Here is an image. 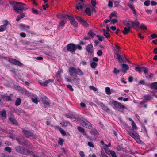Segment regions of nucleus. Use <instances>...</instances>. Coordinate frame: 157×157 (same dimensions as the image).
I'll return each instance as SVG.
<instances>
[{
	"label": "nucleus",
	"instance_id": "34",
	"mask_svg": "<svg viewBox=\"0 0 157 157\" xmlns=\"http://www.w3.org/2000/svg\"><path fill=\"white\" fill-rule=\"evenodd\" d=\"M26 154H25V155H29V154H30L33 156L34 154V153L33 152L29 150L27 148V149H26Z\"/></svg>",
	"mask_w": 157,
	"mask_h": 157
},
{
	"label": "nucleus",
	"instance_id": "4",
	"mask_svg": "<svg viewBox=\"0 0 157 157\" xmlns=\"http://www.w3.org/2000/svg\"><path fill=\"white\" fill-rule=\"evenodd\" d=\"M112 104L113 105L115 108L120 112L123 111L124 109H126L125 107L121 103L113 100L112 102Z\"/></svg>",
	"mask_w": 157,
	"mask_h": 157
},
{
	"label": "nucleus",
	"instance_id": "22",
	"mask_svg": "<svg viewBox=\"0 0 157 157\" xmlns=\"http://www.w3.org/2000/svg\"><path fill=\"white\" fill-rule=\"evenodd\" d=\"M25 16V14L23 13H21L20 14L17 16V17L16 19L17 22L19 21L21 19L23 18Z\"/></svg>",
	"mask_w": 157,
	"mask_h": 157
},
{
	"label": "nucleus",
	"instance_id": "35",
	"mask_svg": "<svg viewBox=\"0 0 157 157\" xmlns=\"http://www.w3.org/2000/svg\"><path fill=\"white\" fill-rule=\"evenodd\" d=\"M67 18L69 19L71 23L75 20L74 17L72 15H68V16L67 17Z\"/></svg>",
	"mask_w": 157,
	"mask_h": 157
},
{
	"label": "nucleus",
	"instance_id": "13",
	"mask_svg": "<svg viewBox=\"0 0 157 157\" xmlns=\"http://www.w3.org/2000/svg\"><path fill=\"white\" fill-rule=\"evenodd\" d=\"M86 49L88 53H93L94 48L92 44H90L86 46Z\"/></svg>",
	"mask_w": 157,
	"mask_h": 157
},
{
	"label": "nucleus",
	"instance_id": "23",
	"mask_svg": "<svg viewBox=\"0 0 157 157\" xmlns=\"http://www.w3.org/2000/svg\"><path fill=\"white\" fill-rule=\"evenodd\" d=\"M84 6V3L83 2H79L77 4L76 8L78 10L80 9L82 10Z\"/></svg>",
	"mask_w": 157,
	"mask_h": 157
},
{
	"label": "nucleus",
	"instance_id": "57",
	"mask_svg": "<svg viewBox=\"0 0 157 157\" xmlns=\"http://www.w3.org/2000/svg\"><path fill=\"white\" fill-rule=\"evenodd\" d=\"M97 37L98 38V40L102 42V41L103 39L104 38L103 36H101L100 35H97Z\"/></svg>",
	"mask_w": 157,
	"mask_h": 157
},
{
	"label": "nucleus",
	"instance_id": "11",
	"mask_svg": "<svg viewBox=\"0 0 157 157\" xmlns=\"http://www.w3.org/2000/svg\"><path fill=\"white\" fill-rule=\"evenodd\" d=\"M22 132L25 137L29 138L30 137H32L33 136V132L29 130H27L24 129H22Z\"/></svg>",
	"mask_w": 157,
	"mask_h": 157
},
{
	"label": "nucleus",
	"instance_id": "31",
	"mask_svg": "<svg viewBox=\"0 0 157 157\" xmlns=\"http://www.w3.org/2000/svg\"><path fill=\"white\" fill-rule=\"evenodd\" d=\"M142 71H143L145 74L147 75L148 74V70L147 67L144 66L142 67Z\"/></svg>",
	"mask_w": 157,
	"mask_h": 157
},
{
	"label": "nucleus",
	"instance_id": "15",
	"mask_svg": "<svg viewBox=\"0 0 157 157\" xmlns=\"http://www.w3.org/2000/svg\"><path fill=\"white\" fill-rule=\"evenodd\" d=\"M98 105L101 107L102 109L104 111L108 112L110 111V109H109L103 103L100 102Z\"/></svg>",
	"mask_w": 157,
	"mask_h": 157
},
{
	"label": "nucleus",
	"instance_id": "40",
	"mask_svg": "<svg viewBox=\"0 0 157 157\" xmlns=\"http://www.w3.org/2000/svg\"><path fill=\"white\" fill-rule=\"evenodd\" d=\"M88 35L92 38H93L94 37L95 34L92 30H90L88 33Z\"/></svg>",
	"mask_w": 157,
	"mask_h": 157
},
{
	"label": "nucleus",
	"instance_id": "26",
	"mask_svg": "<svg viewBox=\"0 0 157 157\" xmlns=\"http://www.w3.org/2000/svg\"><path fill=\"white\" fill-rule=\"evenodd\" d=\"M68 15H65L63 14H59L57 15V17L60 18H64L67 19V17Z\"/></svg>",
	"mask_w": 157,
	"mask_h": 157
},
{
	"label": "nucleus",
	"instance_id": "49",
	"mask_svg": "<svg viewBox=\"0 0 157 157\" xmlns=\"http://www.w3.org/2000/svg\"><path fill=\"white\" fill-rule=\"evenodd\" d=\"M91 4L92 6L93 7H94L96 5V0H91Z\"/></svg>",
	"mask_w": 157,
	"mask_h": 157
},
{
	"label": "nucleus",
	"instance_id": "47",
	"mask_svg": "<svg viewBox=\"0 0 157 157\" xmlns=\"http://www.w3.org/2000/svg\"><path fill=\"white\" fill-rule=\"evenodd\" d=\"M9 137L12 139H14L15 137V135L13 133H10L9 134Z\"/></svg>",
	"mask_w": 157,
	"mask_h": 157
},
{
	"label": "nucleus",
	"instance_id": "61",
	"mask_svg": "<svg viewBox=\"0 0 157 157\" xmlns=\"http://www.w3.org/2000/svg\"><path fill=\"white\" fill-rule=\"evenodd\" d=\"M132 128L133 129H137V127L134 122L132 123Z\"/></svg>",
	"mask_w": 157,
	"mask_h": 157
},
{
	"label": "nucleus",
	"instance_id": "19",
	"mask_svg": "<svg viewBox=\"0 0 157 157\" xmlns=\"http://www.w3.org/2000/svg\"><path fill=\"white\" fill-rule=\"evenodd\" d=\"M0 117L2 120H4L6 118V113L5 110L0 111Z\"/></svg>",
	"mask_w": 157,
	"mask_h": 157
},
{
	"label": "nucleus",
	"instance_id": "18",
	"mask_svg": "<svg viewBox=\"0 0 157 157\" xmlns=\"http://www.w3.org/2000/svg\"><path fill=\"white\" fill-rule=\"evenodd\" d=\"M130 23H131L132 25L131 26V27H133L134 25H135L137 27L139 26L140 23L138 20L137 19H136L134 21H129Z\"/></svg>",
	"mask_w": 157,
	"mask_h": 157
},
{
	"label": "nucleus",
	"instance_id": "62",
	"mask_svg": "<svg viewBox=\"0 0 157 157\" xmlns=\"http://www.w3.org/2000/svg\"><path fill=\"white\" fill-rule=\"evenodd\" d=\"M150 4L149 0H147L144 2V5L147 6H148Z\"/></svg>",
	"mask_w": 157,
	"mask_h": 157
},
{
	"label": "nucleus",
	"instance_id": "25",
	"mask_svg": "<svg viewBox=\"0 0 157 157\" xmlns=\"http://www.w3.org/2000/svg\"><path fill=\"white\" fill-rule=\"evenodd\" d=\"M9 119L13 124H17V122L14 118L13 117H9Z\"/></svg>",
	"mask_w": 157,
	"mask_h": 157
},
{
	"label": "nucleus",
	"instance_id": "52",
	"mask_svg": "<svg viewBox=\"0 0 157 157\" xmlns=\"http://www.w3.org/2000/svg\"><path fill=\"white\" fill-rule=\"evenodd\" d=\"M43 104L46 107L49 106V103L47 101H44L43 102Z\"/></svg>",
	"mask_w": 157,
	"mask_h": 157
},
{
	"label": "nucleus",
	"instance_id": "21",
	"mask_svg": "<svg viewBox=\"0 0 157 157\" xmlns=\"http://www.w3.org/2000/svg\"><path fill=\"white\" fill-rule=\"evenodd\" d=\"M131 25H130L128 28L126 27L124 28V30L122 31V33L124 35H125L128 34L131 29Z\"/></svg>",
	"mask_w": 157,
	"mask_h": 157
},
{
	"label": "nucleus",
	"instance_id": "7",
	"mask_svg": "<svg viewBox=\"0 0 157 157\" xmlns=\"http://www.w3.org/2000/svg\"><path fill=\"white\" fill-rule=\"evenodd\" d=\"M143 97L144 100L140 103V105H142L148 102V101H151L152 99V97L150 94L145 95Z\"/></svg>",
	"mask_w": 157,
	"mask_h": 157
},
{
	"label": "nucleus",
	"instance_id": "37",
	"mask_svg": "<svg viewBox=\"0 0 157 157\" xmlns=\"http://www.w3.org/2000/svg\"><path fill=\"white\" fill-rule=\"evenodd\" d=\"M32 13L35 14H40V13H39L36 9H34V8H32Z\"/></svg>",
	"mask_w": 157,
	"mask_h": 157
},
{
	"label": "nucleus",
	"instance_id": "54",
	"mask_svg": "<svg viewBox=\"0 0 157 157\" xmlns=\"http://www.w3.org/2000/svg\"><path fill=\"white\" fill-rule=\"evenodd\" d=\"M75 27H77L78 26V23L75 20L71 23Z\"/></svg>",
	"mask_w": 157,
	"mask_h": 157
},
{
	"label": "nucleus",
	"instance_id": "29",
	"mask_svg": "<svg viewBox=\"0 0 157 157\" xmlns=\"http://www.w3.org/2000/svg\"><path fill=\"white\" fill-rule=\"evenodd\" d=\"M85 12L86 14L89 16H91V9L90 8H86L85 9Z\"/></svg>",
	"mask_w": 157,
	"mask_h": 157
},
{
	"label": "nucleus",
	"instance_id": "33",
	"mask_svg": "<svg viewBox=\"0 0 157 157\" xmlns=\"http://www.w3.org/2000/svg\"><path fill=\"white\" fill-rule=\"evenodd\" d=\"M67 21L66 20H63L60 21L59 24V26L64 27L65 24L66 23Z\"/></svg>",
	"mask_w": 157,
	"mask_h": 157
},
{
	"label": "nucleus",
	"instance_id": "6",
	"mask_svg": "<svg viewBox=\"0 0 157 157\" xmlns=\"http://www.w3.org/2000/svg\"><path fill=\"white\" fill-rule=\"evenodd\" d=\"M128 133L129 135L134 138L137 143H140L141 141L139 138L140 136L137 133H134L132 131H129Z\"/></svg>",
	"mask_w": 157,
	"mask_h": 157
},
{
	"label": "nucleus",
	"instance_id": "56",
	"mask_svg": "<svg viewBox=\"0 0 157 157\" xmlns=\"http://www.w3.org/2000/svg\"><path fill=\"white\" fill-rule=\"evenodd\" d=\"M140 29H144L146 30L147 29V28L146 26L143 23L141 24V26H140Z\"/></svg>",
	"mask_w": 157,
	"mask_h": 157
},
{
	"label": "nucleus",
	"instance_id": "46",
	"mask_svg": "<svg viewBox=\"0 0 157 157\" xmlns=\"http://www.w3.org/2000/svg\"><path fill=\"white\" fill-rule=\"evenodd\" d=\"M122 66L123 69L128 70L129 69V67L128 65L125 64H123Z\"/></svg>",
	"mask_w": 157,
	"mask_h": 157
},
{
	"label": "nucleus",
	"instance_id": "17",
	"mask_svg": "<svg viewBox=\"0 0 157 157\" xmlns=\"http://www.w3.org/2000/svg\"><path fill=\"white\" fill-rule=\"evenodd\" d=\"M146 85L152 89H155L157 90V82L146 84Z\"/></svg>",
	"mask_w": 157,
	"mask_h": 157
},
{
	"label": "nucleus",
	"instance_id": "45",
	"mask_svg": "<svg viewBox=\"0 0 157 157\" xmlns=\"http://www.w3.org/2000/svg\"><path fill=\"white\" fill-rule=\"evenodd\" d=\"M120 71L119 70L117 69L116 67H114L113 72L114 74L117 75L120 72Z\"/></svg>",
	"mask_w": 157,
	"mask_h": 157
},
{
	"label": "nucleus",
	"instance_id": "32",
	"mask_svg": "<svg viewBox=\"0 0 157 157\" xmlns=\"http://www.w3.org/2000/svg\"><path fill=\"white\" fill-rule=\"evenodd\" d=\"M21 100L20 98H18L15 101V105L16 106L20 105L21 104Z\"/></svg>",
	"mask_w": 157,
	"mask_h": 157
},
{
	"label": "nucleus",
	"instance_id": "59",
	"mask_svg": "<svg viewBox=\"0 0 157 157\" xmlns=\"http://www.w3.org/2000/svg\"><path fill=\"white\" fill-rule=\"evenodd\" d=\"M75 48L76 49H78L79 50H81L82 49V47L79 44L75 45Z\"/></svg>",
	"mask_w": 157,
	"mask_h": 157
},
{
	"label": "nucleus",
	"instance_id": "44",
	"mask_svg": "<svg viewBox=\"0 0 157 157\" xmlns=\"http://www.w3.org/2000/svg\"><path fill=\"white\" fill-rule=\"evenodd\" d=\"M70 123L69 121H63L62 122V125L63 126L66 127Z\"/></svg>",
	"mask_w": 157,
	"mask_h": 157
},
{
	"label": "nucleus",
	"instance_id": "41",
	"mask_svg": "<svg viewBox=\"0 0 157 157\" xmlns=\"http://www.w3.org/2000/svg\"><path fill=\"white\" fill-rule=\"evenodd\" d=\"M92 133L94 136H97L99 134L97 130L95 129H93L91 131Z\"/></svg>",
	"mask_w": 157,
	"mask_h": 157
},
{
	"label": "nucleus",
	"instance_id": "43",
	"mask_svg": "<svg viewBox=\"0 0 157 157\" xmlns=\"http://www.w3.org/2000/svg\"><path fill=\"white\" fill-rule=\"evenodd\" d=\"M97 63L94 62H92L90 64L91 67L93 68H95L97 67Z\"/></svg>",
	"mask_w": 157,
	"mask_h": 157
},
{
	"label": "nucleus",
	"instance_id": "28",
	"mask_svg": "<svg viewBox=\"0 0 157 157\" xmlns=\"http://www.w3.org/2000/svg\"><path fill=\"white\" fill-rule=\"evenodd\" d=\"M16 140L18 142L19 144L23 146V144L24 139L20 138H17Z\"/></svg>",
	"mask_w": 157,
	"mask_h": 157
},
{
	"label": "nucleus",
	"instance_id": "12",
	"mask_svg": "<svg viewBox=\"0 0 157 157\" xmlns=\"http://www.w3.org/2000/svg\"><path fill=\"white\" fill-rule=\"evenodd\" d=\"M20 27L22 30L24 31H25L26 28H27V29L26 30V32L29 33H31L32 32L30 30V26L29 25L23 24H21L20 25Z\"/></svg>",
	"mask_w": 157,
	"mask_h": 157
},
{
	"label": "nucleus",
	"instance_id": "1",
	"mask_svg": "<svg viewBox=\"0 0 157 157\" xmlns=\"http://www.w3.org/2000/svg\"><path fill=\"white\" fill-rule=\"evenodd\" d=\"M68 72L70 75L73 78V79L71 78H67V81L71 82L74 80L78 81L80 80L79 78H78L77 75L80 76L84 74L83 72L80 69L78 68H75L73 67H70L69 68Z\"/></svg>",
	"mask_w": 157,
	"mask_h": 157
},
{
	"label": "nucleus",
	"instance_id": "2",
	"mask_svg": "<svg viewBox=\"0 0 157 157\" xmlns=\"http://www.w3.org/2000/svg\"><path fill=\"white\" fill-rule=\"evenodd\" d=\"M25 5H26L22 2H17L15 6H13V10L17 14L20 13L28 9V8L24 7Z\"/></svg>",
	"mask_w": 157,
	"mask_h": 157
},
{
	"label": "nucleus",
	"instance_id": "58",
	"mask_svg": "<svg viewBox=\"0 0 157 157\" xmlns=\"http://www.w3.org/2000/svg\"><path fill=\"white\" fill-rule=\"evenodd\" d=\"M67 87L71 91H73L74 89L72 88V86L71 85H67Z\"/></svg>",
	"mask_w": 157,
	"mask_h": 157
},
{
	"label": "nucleus",
	"instance_id": "16",
	"mask_svg": "<svg viewBox=\"0 0 157 157\" xmlns=\"http://www.w3.org/2000/svg\"><path fill=\"white\" fill-rule=\"evenodd\" d=\"M54 80V78L49 79L48 80H46L45 81L40 84L43 86H46L48 84L53 82Z\"/></svg>",
	"mask_w": 157,
	"mask_h": 157
},
{
	"label": "nucleus",
	"instance_id": "5",
	"mask_svg": "<svg viewBox=\"0 0 157 157\" xmlns=\"http://www.w3.org/2000/svg\"><path fill=\"white\" fill-rule=\"evenodd\" d=\"M66 48L68 51L70 52L72 54H75V51L76 50L75 44L72 43H70L67 45Z\"/></svg>",
	"mask_w": 157,
	"mask_h": 157
},
{
	"label": "nucleus",
	"instance_id": "27",
	"mask_svg": "<svg viewBox=\"0 0 157 157\" xmlns=\"http://www.w3.org/2000/svg\"><path fill=\"white\" fill-rule=\"evenodd\" d=\"M32 102L33 103H35L36 104H37L38 102V100L37 97L36 95L34 96L32 98Z\"/></svg>",
	"mask_w": 157,
	"mask_h": 157
},
{
	"label": "nucleus",
	"instance_id": "30",
	"mask_svg": "<svg viewBox=\"0 0 157 157\" xmlns=\"http://www.w3.org/2000/svg\"><path fill=\"white\" fill-rule=\"evenodd\" d=\"M78 130L81 133H84L85 135H86V133L85 132L84 129L81 127L78 126Z\"/></svg>",
	"mask_w": 157,
	"mask_h": 157
},
{
	"label": "nucleus",
	"instance_id": "48",
	"mask_svg": "<svg viewBox=\"0 0 157 157\" xmlns=\"http://www.w3.org/2000/svg\"><path fill=\"white\" fill-rule=\"evenodd\" d=\"M63 72V70L61 69H59L58 71L56 73V76H57L60 77L61 75V74Z\"/></svg>",
	"mask_w": 157,
	"mask_h": 157
},
{
	"label": "nucleus",
	"instance_id": "60",
	"mask_svg": "<svg viewBox=\"0 0 157 157\" xmlns=\"http://www.w3.org/2000/svg\"><path fill=\"white\" fill-rule=\"evenodd\" d=\"M127 6L130 8L132 10L134 9V6L133 5H131V4H128Z\"/></svg>",
	"mask_w": 157,
	"mask_h": 157
},
{
	"label": "nucleus",
	"instance_id": "39",
	"mask_svg": "<svg viewBox=\"0 0 157 157\" xmlns=\"http://www.w3.org/2000/svg\"><path fill=\"white\" fill-rule=\"evenodd\" d=\"M67 118L73 119H75V115H72V114H67L65 116Z\"/></svg>",
	"mask_w": 157,
	"mask_h": 157
},
{
	"label": "nucleus",
	"instance_id": "42",
	"mask_svg": "<svg viewBox=\"0 0 157 157\" xmlns=\"http://www.w3.org/2000/svg\"><path fill=\"white\" fill-rule=\"evenodd\" d=\"M105 92L106 94L108 95H110L111 94L110 89L109 87H106L105 88Z\"/></svg>",
	"mask_w": 157,
	"mask_h": 157
},
{
	"label": "nucleus",
	"instance_id": "38",
	"mask_svg": "<svg viewBox=\"0 0 157 157\" xmlns=\"http://www.w3.org/2000/svg\"><path fill=\"white\" fill-rule=\"evenodd\" d=\"M30 143L28 140H26L24 139V141L23 146H29Z\"/></svg>",
	"mask_w": 157,
	"mask_h": 157
},
{
	"label": "nucleus",
	"instance_id": "51",
	"mask_svg": "<svg viewBox=\"0 0 157 157\" xmlns=\"http://www.w3.org/2000/svg\"><path fill=\"white\" fill-rule=\"evenodd\" d=\"M103 35L106 38H109L110 37V35L109 33L108 32H106L105 33H103Z\"/></svg>",
	"mask_w": 157,
	"mask_h": 157
},
{
	"label": "nucleus",
	"instance_id": "63",
	"mask_svg": "<svg viewBox=\"0 0 157 157\" xmlns=\"http://www.w3.org/2000/svg\"><path fill=\"white\" fill-rule=\"evenodd\" d=\"M111 23L113 25L118 22V20L117 19H111Z\"/></svg>",
	"mask_w": 157,
	"mask_h": 157
},
{
	"label": "nucleus",
	"instance_id": "9",
	"mask_svg": "<svg viewBox=\"0 0 157 157\" xmlns=\"http://www.w3.org/2000/svg\"><path fill=\"white\" fill-rule=\"evenodd\" d=\"M9 61L11 63L13 64L18 66L21 67L23 66V64L21 63L20 61L17 60L13 58H10L9 59Z\"/></svg>",
	"mask_w": 157,
	"mask_h": 157
},
{
	"label": "nucleus",
	"instance_id": "24",
	"mask_svg": "<svg viewBox=\"0 0 157 157\" xmlns=\"http://www.w3.org/2000/svg\"><path fill=\"white\" fill-rule=\"evenodd\" d=\"M2 98L6 101H11L12 100L11 97L10 96L3 95Z\"/></svg>",
	"mask_w": 157,
	"mask_h": 157
},
{
	"label": "nucleus",
	"instance_id": "10",
	"mask_svg": "<svg viewBox=\"0 0 157 157\" xmlns=\"http://www.w3.org/2000/svg\"><path fill=\"white\" fill-rule=\"evenodd\" d=\"M76 19L82 25L86 27H88L89 24L85 20L81 18L79 16H75Z\"/></svg>",
	"mask_w": 157,
	"mask_h": 157
},
{
	"label": "nucleus",
	"instance_id": "53",
	"mask_svg": "<svg viewBox=\"0 0 157 157\" xmlns=\"http://www.w3.org/2000/svg\"><path fill=\"white\" fill-rule=\"evenodd\" d=\"M4 149L6 151H8L9 153H10L11 152V149L10 147H5Z\"/></svg>",
	"mask_w": 157,
	"mask_h": 157
},
{
	"label": "nucleus",
	"instance_id": "3",
	"mask_svg": "<svg viewBox=\"0 0 157 157\" xmlns=\"http://www.w3.org/2000/svg\"><path fill=\"white\" fill-rule=\"evenodd\" d=\"M78 121L83 126L88 129H90L91 128L92 125L86 119L82 117L78 119Z\"/></svg>",
	"mask_w": 157,
	"mask_h": 157
},
{
	"label": "nucleus",
	"instance_id": "8",
	"mask_svg": "<svg viewBox=\"0 0 157 157\" xmlns=\"http://www.w3.org/2000/svg\"><path fill=\"white\" fill-rule=\"evenodd\" d=\"M15 149L16 152L18 153L24 155L26 154V149H27V148L22 147L20 146H17L15 147Z\"/></svg>",
	"mask_w": 157,
	"mask_h": 157
},
{
	"label": "nucleus",
	"instance_id": "36",
	"mask_svg": "<svg viewBox=\"0 0 157 157\" xmlns=\"http://www.w3.org/2000/svg\"><path fill=\"white\" fill-rule=\"evenodd\" d=\"M135 69L136 71L140 73L142 71V67H140L138 66L136 67Z\"/></svg>",
	"mask_w": 157,
	"mask_h": 157
},
{
	"label": "nucleus",
	"instance_id": "20",
	"mask_svg": "<svg viewBox=\"0 0 157 157\" xmlns=\"http://www.w3.org/2000/svg\"><path fill=\"white\" fill-rule=\"evenodd\" d=\"M117 59L118 60V62L120 63L123 62L124 59L122 55H121L118 53L116 54Z\"/></svg>",
	"mask_w": 157,
	"mask_h": 157
},
{
	"label": "nucleus",
	"instance_id": "64",
	"mask_svg": "<svg viewBox=\"0 0 157 157\" xmlns=\"http://www.w3.org/2000/svg\"><path fill=\"white\" fill-rule=\"evenodd\" d=\"M79 155L81 157H85V156L84 152L82 151H81L79 152Z\"/></svg>",
	"mask_w": 157,
	"mask_h": 157
},
{
	"label": "nucleus",
	"instance_id": "55",
	"mask_svg": "<svg viewBox=\"0 0 157 157\" xmlns=\"http://www.w3.org/2000/svg\"><path fill=\"white\" fill-rule=\"evenodd\" d=\"M64 142L63 140L61 138L59 139V141L58 142V144L61 146H62Z\"/></svg>",
	"mask_w": 157,
	"mask_h": 157
},
{
	"label": "nucleus",
	"instance_id": "14",
	"mask_svg": "<svg viewBox=\"0 0 157 157\" xmlns=\"http://www.w3.org/2000/svg\"><path fill=\"white\" fill-rule=\"evenodd\" d=\"M8 24V21L6 20L3 25L0 26V32H2L6 30V27Z\"/></svg>",
	"mask_w": 157,
	"mask_h": 157
},
{
	"label": "nucleus",
	"instance_id": "50",
	"mask_svg": "<svg viewBox=\"0 0 157 157\" xmlns=\"http://www.w3.org/2000/svg\"><path fill=\"white\" fill-rule=\"evenodd\" d=\"M113 3L111 1L109 0L108 2V7L110 8H111L113 7Z\"/></svg>",
	"mask_w": 157,
	"mask_h": 157
}]
</instances>
